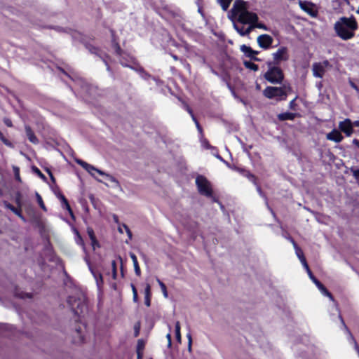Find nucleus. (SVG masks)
Instances as JSON below:
<instances>
[{
    "label": "nucleus",
    "instance_id": "nucleus-1",
    "mask_svg": "<svg viewBox=\"0 0 359 359\" xmlns=\"http://www.w3.org/2000/svg\"><path fill=\"white\" fill-rule=\"evenodd\" d=\"M231 15L233 19L241 24L248 25L246 32L248 35L255 29L256 22L258 21V15L248 9V4L244 0H236L231 9Z\"/></svg>",
    "mask_w": 359,
    "mask_h": 359
},
{
    "label": "nucleus",
    "instance_id": "nucleus-2",
    "mask_svg": "<svg viewBox=\"0 0 359 359\" xmlns=\"http://www.w3.org/2000/svg\"><path fill=\"white\" fill-rule=\"evenodd\" d=\"M358 28V23L353 16L341 17L334 25L337 36L345 41L353 38Z\"/></svg>",
    "mask_w": 359,
    "mask_h": 359
},
{
    "label": "nucleus",
    "instance_id": "nucleus-3",
    "mask_svg": "<svg viewBox=\"0 0 359 359\" xmlns=\"http://www.w3.org/2000/svg\"><path fill=\"white\" fill-rule=\"evenodd\" d=\"M76 162L77 163V164L80 165L82 168H83L86 171H88L94 177H95V173H97L100 175L104 176L107 180L112 183L114 187H120L119 182L113 176L104 172L103 171L96 168L93 165H90L81 159H77Z\"/></svg>",
    "mask_w": 359,
    "mask_h": 359
},
{
    "label": "nucleus",
    "instance_id": "nucleus-4",
    "mask_svg": "<svg viewBox=\"0 0 359 359\" xmlns=\"http://www.w3.org/2000/svg\"><path fill=\"white\" fill-rule=\"evenodd\" d=\"M67 302L74 313L78 316L83 314L88 310L86 298L82 294L78 298L69 297Z\"/></svg>",
    "mask_w": 359,
    "mask_h": 359
},
{
    "label": "nucleus",
    "instance_id": "nucleus-5",
    "mask_svg": "<svg viewBox=\"0 0 359 359\" xmlns=\"http://www.w3.org/2000/svg\"><path fill=\"white\" fill-rule=\"evenodd\" d=\"M196 184L199 193L207 197H212V189L210 182L203 176L198 175Z\"/></svg>",
    "mask_w": 359,
    "mask_h": 359
},
{
    "label": "nucleus",
    "instance_id": "nucleus-6",
    "mask_svg": "<svg viewBox=\"0 0 359 359\" xmlns=\"http://www.w3.org/2000/svg\"><path fill=\"white\" fill-rule=\"evenodd\" d=\"M264 78L271 83H280L283 80V73L278 67H269L264 74Z\"/></svg>",
    "mask_w": 359,
    "mask_h": 359
},
{
    "label": "nucleus",
    "instance_id": "nucleus-7",
    "mask_svg": "<svg viewBox=\"0 0 359 359\" xmlns=\"http://www.w3.org/2000/svg\"><path fill=\"white\" fill-rule=\"evenodd\" d=\"M332 67L327 60L321 62H314L312 65L313 76L316 78H323L327 69Z\"/></svg>",
    "mask_w": 359,
    "mask_h": 359
},
{
    "label": "nucleus",
    "instance_id": "nucleus-8",
    "mask_svg": "<svg viewBox=\"0 0 359 359\" xmlns=\"http://www.w3.org/2000/svg\"><path fill=\"white\" fill-rule=\"evenodd\" d=\"M264 95L269 99H276V100H285L284 89L281 87L268 86L263 91Z\"/></svg>",
    "mask_w": 359,
    "mask_h": 359
},
{
    "label": "nucleus",
    "instance_id": "nucleus-9",
    "mask_svg": "<svg viewBox=\"0 0 359 359\" xmlns=\"http://www.w3.org/2000/svg\"><path fill=\"white\" fill-rule=\"evenodd\" d=\"M339 128L347 137H350L353 133V124L351 119L346 118L339 123Z\"/></svg>",
    "mask_w": 359,
    "mask_h": 359
},
{
    "label": "nucleus",
    "instance_id": "nucleus-10",
    "mask_svg": "<svg viewBox=\"0 0 359 359\" xmlns=\"http://www.w3.org/2000/svg\"><path fill=\"white\" fill-rule=\"evenodd\" d=\"M273 58L276 64L287 60L289 59L287 48L285 47H280L276 52L273 53Z\"/></svg>",
    "mask_w": 359,
    "mask_h": 359
},
{
    "label": "nucleus",
    "instance_id": "nucleus-11",
    "mask_svg": "<svg viewBox=\"0 0 359 359\" xmlns=\"http://www.w3.org/2000/svg\"><path fill=\"white\" fill-rule=\"evenodd\" d=\"M257 41L258 45L261 48L267 49L271 46L273 43V38L268 34H262L257 37Z\"/></svg>",
    "mask_w": 359,
    "mask_h": 359
},
{
    "label": "nucleus",
    "instance_id": "nucleus-12",
    "mask_svg": "<svg viewBox=\"0 0 359 359\" xmlns=\"http://www.w3.org/2000/svg\"><path fill=\"white\" fill-rule=\"evenodd\" d=\"M288 240L292 243L293 247L295 250L296 255L298 257V258L300 260L301 263L302 264L303 266L307 267L308 264L306 262V260L304 257V253H303V251L302 250V249L298 247L297 243L294 242V241L291 237H289Z\"/></svg>",
    "mask_w": 359,
    "mask_h": 359
},
{
    "label": "nucleus",
    "instance_id": "nucleus-13",
    "mask_svg": "<svg viewBox=\"0 0 359 359\" xmlns=\"http://www.w3.org/2000/svg\"><path fill=\"white\" fill-rule=\"evenodd\" d=\"M229 18L233 22V27L236 30V32L241 35V36H247V32H246V27H244L245 24H241L239 22H237L236 20L233 19L231 15V11H229Z\"/></svg>",
    "mask_w": 359,
    "mask_h": 359
},
{
    "label": "nucleus",
    "instance_id": "nucleus-14",
    "mask_svg": "<svg viewBox=\"0 0 359 359\" xmlns=\"http://www.w3.org/2000/svg\"><path fill=\"white\" fill-rule=\"evenodd\" d=\"M326 138L328 140L339 143L343 140L344 137L339 130L334 129L327 134Z\"/></svg>",
    "mask_w": 359,
    "mask_h": 359
},
{
    "label": "nucleus",
    "instance_id": "nucleus-15",
    "mask_svg": "<svg viewBox=\"0 0 359 359\" xmlns=\"http://www.w3.org/2000/svg\"><path fill=\"white\" fill-rule=\"evenodd\" d=\"M241 50L247 56L253 58L255 55L257 54V51L253 50L250 47L246 45H242L241 46Z\"/></svg>",
    "mask_w": 359,
    "mask_h": 359
},
{
    "label": "nucleus",
    "instance_id": "nucleus-16",
    "mask_svg": "<svg viewBox=\"0 0 359 359\" xmlns=\"http://www.w3.org/2000/svg\"><path fill=\"white\" fill-rule=\"evenodd\" d=\"M25 132L26 135L29 139V140L33 143V144H37L39 142V140L37 137L35 136L34 132L31 129V128L28 126H25Z\"/></svg>",
    "mask_w": 359,
    "mask_h": 359
},
{
    "label": "nucleus",
    "instance_id": "nucleus-17",
    "mask_svg": "<svg viewBox=\"0 0 359 359\" xmlns=\"http://www.w3.org/2000/svg\"><path fill=\"white\" fill-rule=\"evenodd\" d=\"M90 270L95 280L97 287L100 289L103 285V278L101 273L94 271L91 268Z\"/></svg>",
    "mask_w": 359,
    "mask_h": 359
},
{
    "label": "nucleus",
    "instance_id": "nucleus-18",
    "mask_svg": "<svg viewBox=\"0 0 359 359\" xmlns=\"http://www.w3.org/2000/svg\"><path fill=\"white\" fill-rule=\"evenodd\" d=\"M151 286L147 283L144 288V303L147 306H149L151 304Z\"/></svg>",
    "mask_w": 359,
    "mask_h": 359
},
{
    "label": "nucleus",
    "instance_id": "nucleus-19",
    "mask_svg": "<svg viewBox=\"0 0 359 359\" xmlns=\"http://www.w3.org/2000/svg\"><path fill=\"white\" fill-rule=\"evenodd\" d=\"M130 257L133 261L134 269H135V272L136 275L140 276L141 271H140V268L138 264V262H137L136 255L134 253L130 252Z\"/></svg>",
    "mask_w": 359,
    "mask_h": 359
},
{
    "label": "nucleus",
    "instance_id": "nucleus-20",
    "mask_svg": "<svg viewBox=\"0 0 359 359\" xmlns=\"http://www.w3.org/2000/svg\"><path fill=\"white\" fill-rule=\"evenodd\" d=\"M299 6L300 8L304 11L305 12L311 14V15H313L312 13V4H311L309 2H306V1H299Z\"/></svg>",
    "mask_w": 359,
    "mask_h": 359
},
{
    "label": "nucleus",
    "instance_id": "nucleus-21",
    "mask_svg": "<svg viewBox=\"0 0 359 359\" xmlns=\"http://www.w3.org/2000/svg\"><path fill=\"white\" fill-rule=\"evenodd\" d=\"M316 285L319 289V290L323 293V294L327 296L331 300H333L332 294L327 291V290L320 281L317 282Z\"/></svg>",
    "mask_w": 359,
    "mask_h": 359
},
{
    "label": "nucleus",
    "instance_id": "nucleus-22",
    "mask_svg": "<svg viewBox=\"0 0 359 359\" xmlns=\"http://www.w3.org/2000/svg\"><path fill=\"white\" fill-rule=\"evenodd\" d=\"M87 232H88L90 239L91 241L92 245H93V248L95 249V245H97V242L96 241V238H95V236L94 234V231L92 229L88 228Z\"/></svg>",
    "mask_w": 359,
    "mask_h": 359
},
{
    "label": "nucleus",
    "instance_id": "nucleus-23",
    "mask_svg": "<svg viewBox=\"0 0 359 359\" xmlns=\"http://www.w3.org/2000/svg\"><path fill=\"white\" fill-rule=\"evenodd\" d=\"M294 114L290 112L283 113L278 115V118L281 121L293 120Z\"/></svg>",
    "mask_w": 359,
    "mask_h": 359
},
{
    "label": "nucleus",
    "instance_id": "nucleus-24",
    "mask_svg": "<svg viewBox=\"0 0 359 359\" xmlns=\"http://www.w3.org/2000/svg\"><path fill=\"white\" fill-rule=\"evenodd\" d=\"M59 198L61 200L63 208H65L66 210H67L69 211V212L71 215H72V211L71 210L70 205H69L68 201L66 199V198L63 195L60 194L59 196Z\"/></svg>",
    "mask_w": 359,
    "mask_h": 359
},
{
    "label": "nucleus",
    "instance_id": "nucleus-25",
    "mask_svg": "<svg viewBox=\"0 0 359 359\" xmlns=\"http://www.w3.org/2000/svg\"><path fill=\"white\" fill-rule=\"evenodd\" d=\"M82 330L80 327L79 330H76V336L74 337V342L75 343H81L84 341L83 336L81 334Z\"/></svg>",
    "mask_w": 359,
    "mask_h": 359
},
{
    "label": "nucleus",
    "instance_id": "nucleus-26",
    "mask_svg": "<svg viewBox=\"0 0 359 359\" xmlns=\"http://www.w3.org/2000/svg\"><path fill=\"white\" fill-rule=\"evenodd\" d=\"M231 1L232 0H217V3L224 11H227Z\"/></svg>",
    "mask_w": 359,
    "mask_h": 359
},
{
    "label": "nucleus",
    "instance_id": "nucleus-27",
    "mask_svg": "<svg viewBox=\"0 0 359 359\" xmlns=\"http://www.w3.org/2000/svg\"><path fill=\"white\" fill-rule=\"evenodd\" d=\"M187 110L189 112V114L191 116V118H192L193 121H194V123H196V128H197L198 132L200 133H202V128L201 127V126L199 125L198 121L196 120V117L194 116L192 110L189 107H187Z\"/></svg>",
    "mask_w": 359,
    "mask_h": 359
},
{
    "label": "nucleus",
    "instance_id": "nucleus-28",
    "mask_svg": "<svg viewBox=\"0 0 359 359\" xmlns=\"http://www.w3.org/2000/svg\"><path fill=\"white\" fill-rule=\"evenodd\" d=\"M125 230L126 233L128 234L129 238H132V233L130 230L129 229L128 226L126 224H122L121 226H118V231L120 233H123V230Z\"/></svg>",
    "mask_w": 359,
    "mask_h": 359
},
{
    "label": "nucleus",
    "instance_id": "nucleus-29",
    "mask_svg": "<svg viewBox=\"0 0 359 359\" xmlns=\"http://www.w3.org/2000/svg\"><path fill=\"white\" fill-rule=\"evenodd\" d=\"M175 335H176V339L179 343L181 342V334H180V322H177L175 323Z\"/></svg>",
    "mask_w": 359,
    "mask_h": 359
},
{
    "label": "nucleus",
    "instance_id": "nucleus-30",
    "mask_svg": "<svg viewBox=\"0 0 359 359\" xmlns=\"http://www.w3.org/2000/svg\"><path fill=\"white\" fill-rule=\"evenodd\" d=\"M157 282L162 290V292H163V294L164 296V297L165 298H168V292H167V289H166V286L159 279H157Z\"/></svg>",
    "mask_w": 359,
    "mask_h": 359
},
{
    "label": "nucleus",
    "instance_id": "nucleus-31",
    "mask_svg": "<svg viewBox=\"0 0 359 359\" xmlns=\"http://www.w3.org/2000/svg\"><path fill=\"white\" fill-rule=\"evenodd\" d=\"M6 208H8L9 210H11L12 212H13L15 215H17L18 216H19L20 218L23 219V217L22 216V215L20 214V211L18 210V209H16L13 205H11V204H6Z\"/></svg>",
    "mask_w": 359,
    "mask_h": 359
},
{
    "label": "nucleus",
    "instance_id": "nucleus-32",
    "mask_svg": "<svg viewBox=\"0 0 359 359\" xmlns=\"http://www.w3.org/2000/svg\"><path fill=\"white\" fill-rule=\"evenodd\" d=\"M245 177H247L253 184L257 185L255 176L254 175H252V173H250L249 171H245Z\"/></svg>",
    "mask_w": 359,
    "mask_h": 359
},
{
    "label": "nucleus",
    "instance_id": "nucleus-33",
    "mask_svg": "<svg viewBox=\"0 0 359 359\" xmlns=\"http://www.w3.org/2000/svg\"><path fill=\"white\" fill-rule=\"evenodd\" d=\"M245 177H247L253 184L257 185L255 176L254 175H252V173H250L249 171H245Z\"/></svg>",
    "mask_w": 359,
    "mask_h": 359
},
{
    "label": "nucleus",
    "instance_id": "nucleus-34",
    "mask_svg": "<svg viewBox=\"0 0 359 359\" xmlns=\"http://www.w3.org/2000/svg\"><path fill=\"white\" fill-rule=\"evenodd\" d=\"M281 88L284 89L285 95V99L287 98V96L288 94L291 93L292 91V88L290 86V84L285 83Z\"/></svg>",
    "mask_w": 359,
    "mask_h": 359
},
{
    "label": "nucleus",
    "instance_id": "nucleus-35",
    "mask_svg": "<svg viewBox=\"0 0 359 359\" xmlns=\"http://www.w3.org/2000/svg\"><path fill=\"white\" fill-rule=\"evenodd\" d=\"M257 192L259 193V196H262V198H264L265 200V202H266V204L268 207V208L271 210V212H273L272 210L269 208V205H268V200H267V198L266 197V196L264 194V193L262 192L261 188L259 186L257 185Z\"/></svg>",
    "mask_w": 359,
    "mask_h": 359
},
{
    "label": "nucleus",
    "instance_id": "nucleus-36",
    "mask_svg": "<svg viewBox=\"0 0 359 359\" xmlns=\"http://www.w3.org/2000/svg\"><path fill=\"white\" fill-rule=\"evenodd\" d=\"M304 269L306 270V272L309 276V278L312 280V281L315 283V285L316 284L317 282H318V280L314 277V276L313 275L311 271L310 270L309 267V265L307 264V267H304Z\"/></svg>",
    "mask_w": 359,
    "mask_h": 359
},
{
    "label": "nucleus",
    "instance_id": "nucleus-37",
    "mask_svg": "<svg viewBox=\"0 0 359 359\" xmlns=\"http://www.w3.org/2000/svg\"><path fill=\"white\" fill-rule=\"evenodd\" d=\"M36 196L37 202H38L39 205H40V207L43 210H46V209L45 205L43 202L41 196L38 193H36Z\"/></svg>",
    "mask_w": 359,
    "mask_h": 359
},
{
    "label": "nucleus",
    "instance_id": "nucleus-38",
    "mask_svg": "<svg viewBox=\"0 0 359 359\" xmlns=\"http://www.w3.org/2000/svg\"><path fill=\"white\" fill-rule=\"evenodd\" d=\"M351 172L359 187V169H351Z\"/></svg>",
    "mask_w": 359,
    "mask_h": 359
},
{
    "label": "nucleus",
    "instance_id": "nucleus-39",
    "mask_svg": "<svg viewBox=\"0 0 359 359\" xmlns=\"http://www.w3.org/2000/svg\"><path fill=\"white\" fill-rule=\"evenodd\" d=\"M131 287H132V290H133V301L135 302H137V289L136 287H135L134 285H131Z\"/></svg>",
    "mask_w": 359,
    "mask_h": 359
},
{
    "label": "nucleus",
    "instance_id": "nucleus-40",
    "mask_svg": "<svg viewBox=\"0 0 359 359\" xmlns=\"http://www.w3.org/2000/svg\"><path fill=\"white\" fill-rule=\"evenodd\" d=\"M0 140L7 146L11 147V143L4 136L3 133L0 131Z\"/></svg>",
    "mask_w": 359,
    "mask_h": 359
},
{
    "label": "nucleus",
    "instance_id": "nucleus-41",
    "mask_svg": "<svg viewBox=\"0 0 359 359\" xmlns=\"http://www.w3.org/2000/svg\"><path fill=\"white\" fill-rule=\"evenodd\" d=\"M245 66L251 69H253L255 71H257L258 69V67L257 65L254 64V63H248V62H245Z\"/></svg>",
    "mask_w": 359,
    "mask_h": 359
},
{
    "label": "nucleus",
    "instance_id": "nucleus-42",
    "mask_svg": "<svg viewBox=\"0 0 359 359\" xmlns=\"http://www.w3.org/2000/svg\"><path fill=\"white\" fill-rule=\"evenodd\" d=\"M255 26L257 28H259V29H264V30H267V27L262 24V23H259L258 21L256 22V24H255Z\"/></svg>",
    "mask_w": 359,
    "mask_h": 359
},
{
    "label": "nucleus",
    "instance_id": "nucleus-43",
    "mask_svg": "<svg viewBox=\"0 0 359 359\" xmlns=\"http://www.w3.org/2000/svg\"><path fill=\"white\" fill-rule=\"evenodd\" d=\"M297 98V96H296L292 101L290 102L289 106L291 109H293V110L295 109V105H296L295 101H296Z\"/></svg>",
    "mask_w": 359,
    "mask_h": 359
},
{
    "label": "nucleus",
    "instance_id": "nucleus-44",
    "mask_svg": "<svg viewBox=\"0 0 359 359\" xmlns=\"http://www.w3.org/2000/svg\"><path fill=\"white\" fill-rule=\"evenodd\" d=\"M4 123L8 126V127H12L13 126V123H12V121L11 119L8 118H5L4 119Z\"/></svg>",
    "mask_w": 359,
    "mask_h": 359
},
{
    "label": "nucleus",
    "instance_id": "nucleus-45",
    "mask_svg": "<svg viewBox=\"0 0 359 359\" xmlns=\"http://www.w3.org/2000/svg\"><path fill=\"white\" fill-rule=\"evenodd\" d=\"M111 265H112V268H113V276H114V278H115L116 276V269L115 261H112Z\"/></svg>",
    "mask_w": 359,
    "mask_h": 359
},
{
    "label": "nucleus",
    "instance_id": "nucleus-46",
    "mask_svg": "<svg viewBox=\"0 0 359 359\" xmlns=\"http://www.w3.org/2000/svg\"><path fill=\"white\" fill-rule=\"evenodd\" d=\"M233 169L238 172H239L241 174H242L245 177V171H246L244 169L238 168H233Z\"/></svg>",
    "mask_w": 359,
    "mask_h": 359
},
{
    "label": "nucleus",
    "instance_id": "nucleus-47",
    "mask_svg": "<svg viewBox=\"0 0 359 359\" xmlns=\"http://www.w3.org/2000/svg\"><path fill=\"white\" fill-rule=\"evenodd\" d=\"M34 171L42 178L44 179L45 176L41 173V172L37 168H34Z\"/></svg>",
    "mask_w": 359,
    "mask_h": 359
},
{
    "label": "nucleus",
    "instance_id": "nucleus-48",
    "mask_svg": "<svg viewBox=\"0 0 359 359\" xmlns=\"http://www.w3.org/2000/svg\"><path fill=\"white\" fill-rule=\"evenodd\" d=\"M166 338L168 339V346H171V334H170V333L167 334Z\"/></svg>",
    "mask_w": 359,
    "mask_h": 359
},
{
    "label": "nucleus",
    "instance_id": "nucleus-49",
    "mask_svg": "<svg viewBox=\"0 0 359 359\" xmlns=\"http://www.w3.org/2000/svg\"><path fill=\"white\" fill-rule=\"evenodd\" d=\"M187 337L188 339V344H192V338L191 334H187Z\"/></svg>",
    "mask_w": 359,
    "mask_h": 359
},
{
    "label": "nucleus",
    "instance_id": "nucleus-50",
    "mask_svg": "<svg viewBox=\"0 0 359 359\" xmlns=\"http://www.w3.org/2000/svg\"><path fill=\"white\" fill-rule=\"evenodd\" d=\"M350 85H351V86L353 89H355V90H356L357 91H358V88L357 86H356L353 82L351 81V82H350Z\"/></svg>",
    "mask_w": 359,
    "mask_h": 359
},
{
    "label": "nucleus",
    "instance_id": "nucleus-51",
    "mask_svg": "<svg viewBox=\"0 0 359 359\" xmlns=\"http://www.w3.org/2000/svg\"><path fill=\"white\" fill-rule=\"evenodd\" d=\"M316 86L318 87V88L320 90L322 86H323V84H322V82H319L316 84Z\"/></svg>",
    "mask_w": 359,
    "mask_h": 359
},
{
    "label": "nucleus",
    "instance_id": "nucleus-52",
    "mask_svg": "<svg viewBox=\"0 0 359 359\" xmlns=\"http://www.w3.org/2000/svg\"><path fill=\"white\" fill-rule=\"evenodd\" d=\"M353 143L359 147V141L356 139L353 140Z\"/></svg>",
    "mask_w": 359,
    "mask_h": 359
},
{
    "label": "nucleus",
    "instance_id": "nucleus-53",
    "mask_svg": "<svg viewBox=\"0 0 359 359\" xmlns=\"http://www.w3.org/2000/svg\"><path fill=\"white\" fill-rule=\"evenodd\" d=\"M353 126L359 127V121H355L353 122Z\"/></svg>",
    "mask_w": 359,
    "mask_h": 359
},
{
    "label": "nucleus",
    "instance_id": "nucleus-54",
    "mask_svg": "<svg viewBox=\"0 0 359 359\" xmlns=\"http://www.w3.org/2000/svg\"><path fill=\"white\" fill-rule=\"evenodd\" d=\"M115 46H116V50L117 53H119L120 47L118 46L117 43H115Z\"/></svg>",
    "mask_w": 359,
    "mask_h": 359
},
{
    "label": "nucleus",
    "instance_id": "nucleus-55",
    "mask_svg": "<svg viewBox=\"0 0 359 359\" xmlns=\"http://www.w3.org/2000/svg\"><path fill=\"white\" fill-rule=\"evenodd\" d=\"M191 345H192V344H188V351L189 352H191V349H192Z\"/></svg>",
    "mask_w": 359,
    "mask_h": 359
},
{
    "label": "nucleus",
    "instance_id": "nucleus-56",
    "mask_svg": "<svg viewBox=\"0 0 359 359\" xmlns=\"http://www.w3.org/2000/svg\"><path fill=\"white\" fill-rule=\"evenodd\" d=\"M203 144L204 147H208V144L207 141H204V142H203Z\"/></svg>",
    "mask_w": 359,
    "mask_h": 359
},
{
    "label": "nucleus",
    "instance_id": "nucleus-57",
    "mask_svg": "<svg viewBox=\"0 0 359 359\" xmlns=\"http://www.w3.org/2000/svg\"><path fill=\"white\" fill-rule=\"evenodd\" d=\"M224 163L226 165V166H228L229 168H231V167L230 166V165H229L227 162H226L225 161H224Z\"/></svg>",
    "mask_w": 359,
    "mask_h": 359
},
{
    "label": "nucleus",
    "instance_id": "nucleus-58",
    "mask_svg": "<svg viewBox=\"0 0 359 359\" xmlns=\"http://www.w3.org/2000/svg\"><path fill=\"white\" fill-rule=\"evenodd\" d=\"M217 158H218V159H219V160H221L222 161L224 162V160L222 158V157H220L219 156H217Z\"/></svg>",
    "mask_w": 359,
    "mask_h": 359
},
{
    "label": "nucleus",
    "instance_id": "nucleus-59",
    "mask_svg": "<svg viewBox=\"0 0 359 359\" xmlns=\"http://www.w3.org/2000/svg\"><path fill=\"white\" fill-rule=\"evenodd\" d=\"M15 176H16V178H17V179H18V180L20 179V177H19V174H18H18H16V175H15Z\"/></svg>",
    "mask_w": 359,
    "mask_h": 359
},
{
    "label": "nucleus",
    "instance_id": "nucleus-60",
    "mask_svg": "<svg viewBox=\"0 0 359 359\" xmlns=\"http://www.w3.org/2000/svg\"><path fill=\"white\" fill-rule=\"evenodd\" d=\"M15 176H16V178H17V179H18V180L20 179V177H19V174H18H18H16V175H15Z\"/></svg>",
    "mask_w": 359,
    "mask_h": 359
},
{
    "label": "nucleus",
    "instance_id": "nucleus-61",
    "mask_svg": "<svg viewBox=\"0 0 359 359\" xmlns=\"http://www.w3.org/2000/svg\"><path fill=\"white\" fill-rule=\"evenodd\" d=\"M356 13H358L359 15V6H358V9L356 11Z\"/></svg>",
    "mask_w": 359,
    "mask_h": 359
},
{
    "label": "nucleus",
    "instance_id": "nucleus-62",
    "mask_svg": "<svg viewBox=\"0 0 359 359\" xmlns=\"http://www.w3.org/2000/svg\"><path fill=\"white\" fill-rule=\"evenodd\" d=\"M172 57H173V58H174L175 60H177V56L173 55Z\"/></svg>",
    "mask_w": 359,
    "mask_h": 359
},
{
    "label": "nucleus",
    "instance_id": "nucleus-63",
    "mask_svg": "<svg viewBox=\"0 0 359 359\" xmlns=\"http://www.w3.org/2000/svg\"><path fill=\"white\" fill-rule=\"evenodd\" d=\"M49 174H50V177L52 178V180H53V177L52 174L50 172H49Z\"/></svg>",
    "mask_w": 359,
    "mask_h": 359
},
{
    "label": "nucleus",
    "instance_id": "nucleus-64",
    "mask_svg": "<svg viewBox=\"0 0 359 359\" xmlns=\"http://www.w3.org/2000/svg\"><path fill=\"white\" fill-rule=\"evenodd\" d=\"M79 240L81 242V238L79 236Z\"/></svg>",
    "mask_w": 359,
    "mask_h": 359
}]
</instances>
